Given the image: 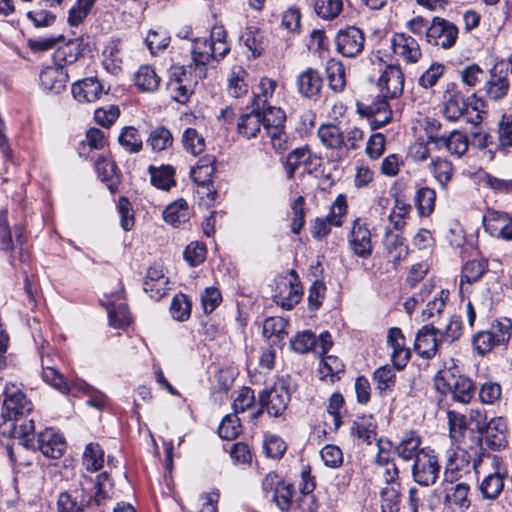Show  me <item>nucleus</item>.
Returning a JSON list of instances; mask_svg holds the SVG:
<instances>
[{
    "instance_id": "nucleus-6",
    "label": "nucleus",
    "mask_w": 512,
    "mask_h": 512,
    "mask_svg": "<svg viewBox=\"0 0 512 512\" xmlns=\"http://www.w3.org/2000/svg\"><path fill=\"white\" fill-rule=\"evenodd\" d=\"M440 464L434 451L424 448L420 455L413 461L411 474L413 480L421 486L428 487L436 483Z\"/></svg>"
},
{
    "instance_id": "nucleus-56",
    "label": "nucleus",
    "mask_w": 512,
    "mask_h": 512,
    "mask_svg": "<svg viewBox=\"0 0 512 512\" xmlns=\"http://www.w3.org/2000/svg\"><path fill=\"white\" fill-rule=\"evenodd\" d=\"M315 13L324 20H333L343 10L342 0H312Z\"/></svg>"
},
{
    "instance_id": "nucleus-12",
    "label": "nucleus",
    "mask_w": 512,
    "mask_h": 512,
    "mask_svg": "<svg viewBox=\"0 0 512 512\" xmlns=\"http://www.w3.org/2000/svg\"><path fill=\"white\" fill-rule=\"evenodd\" d=\"M364 42V33L354 26L340 30L335 37L337 51L348 58L359 55L364 48Z\"/></svg>"
},
{
    "instance_id": "nucleus-11",
    "label": "nucleus",
    "mask_w": 512,
    "mask_h": 512,
    "mask_svg": "<svg viewBox=\"0 0 512 512\" xmlns=\"http://www.w3.org/2000/svg\"><path fill=\"white\" fill-rule=\"evenodd\" d=\"M508 73L509 67L504 63H497L492 67L483 87L490 100L498 101L507 95L510 88Z\"/></svg>"
},
{
    "instance_id": "nucleus-29",
    "label": "nucleus",
    "mask_w": 512,
    "mask_h": 512,
    "mask_svg": "<svg viewBox=\"0 0 512 512\" xmlns=\"http://www.w3.org/2000/svg\"><path fill=\"white\" fill-rule=\"evenodd\" d=\"M98 177L104 182L111 193L118 190L120 184V175L117 166L113 160L101 156L95 164Z\"/></svg>"
},
{
    "instance_id": "nucleus-41",
    "label": "nucleus",
    "mask_w": 512,
    "mask_h": 512,
    "mask_svg": "<svg viewBox=\"0 0 512 512\" xmlns=\"http://www.w3.org/2000/svg\"><path fill=\"white\" fill-rule=\"evenodd\" d=\"M436 192L430 187L419 188L414 197V203L421 217L431 215L435 209Z\"/></svg>"
},
{
    "instance_id": "nucleus-7",
    "label": "nucleus",
    "mask_w": 512,
    "mask_h": 512,
    "mask_svg": "<svg viewBox=\"0 0 512 512\" xmlns=\"http://www.w3.org/2000/svg\"><path fill=\"white\" fill-rule=\"evenodd\" d=\"M261 408L252 414V418H258L266 409L270 416L278 417L284 413L290 401L288 389L282 385H274L270 389H263L258 394Z\"/></svg>"
},
{
    "instance_id": "nucleus-49",
    "label": "nucleus",
    "mask_w": 512,
    "mask_h": 512,
    "mask_svg": "<svg viewBox=\"0 0 512 512\" xmlns=\"http://www.w3.org/2000/svg\"><path fill=\"white\" fill-rule=\"evenodd\" d=\"M185 76L186 70L184 68H179L174 71L169 83V89L171 90L172 97L179 103H185L191 94V88L183 83V77Z\"/></svg>"
},
{
    "instance_id": "nucleus-54",
    "label": "nucleus",
    "mask_w": 512,
    "mask_h": 512,
    "mask_svg": "<svg viewBox=\"0 0 512 512\" xmlns=\"http://www.w3.org/2000/svg\"><path fill=\"white\" fill-rule=\"evenodd\" d=\"M72 387H76L88 396L87 405L90 407L103 410L108 404V397L103 392L84 381L73 382Z\"/></svg>"
},
{
    "instance_id": "nucleus-31",
    "label": "nucleus",
    "mask_w": 512,
    "mask_h": 512,
    "mask_svg": "<svg viewBox=\"0 0 512 512\" xmlns=\"http://www.w3.org/2000/svg\"><path fill=\"white\" fill-rule=\"evenodd\" d=\"M42 379L62 394H68L72 389L73 381H70L54 366L50 365L49 358H42Z\"/></svg>"
},
{
    "instance_id": "nucleus-3",
    "label": "nucleus",
    "mask_w": 512,
    "mask_h": 512,
    "mask_svg": "<svg viewBox=\"0 0 512 512\" xmlns=\"http://www.w3.org/2000/svg\"><path fill=\"white\" fill-rule=\"evenodd\" d=\"M437 391L450 394L453 402L467 405L474 398L476 386L472 379L459 373L456 368H445L434 378Z\"/></svg>"
},
{
    "instance_id": "nucleus-10",
    "label": "nucleus",
    "mask_w": 512,
    "mask_h": 512,
    "mask_svg": "<svg viewBox=\"0 0 512 512\" xmlns=\"http://www.w3.org/2000/svg\"><path fill=\"white\" fill-rule=\"evenodd\" d=\"M288 275L289 279L285 278L277 283V292L273 298L277 305L291 310L301 300L302 287L295 270H290Z\"/></svg>"
},
{
    "instance_id": "nucleus-9",
    "label": "nucleus",
    "mask_w": 512,
    "mask_h": 512,
    "mask_svg": "<svg viewBox=\"0 0 512 512\" xmlns=\"http://www.w3.org/2000/svg\"><path fill=\"white\" fill-rule=\"evenodd\" d=\"M291 348L299 354H307L315 351L320 355L326 354L332 346V339L329 332L325 331L319 335V338L310 330L298 332L291 339Z\"/></svg>"
},
{
    "instance_id": "nucleus-39",
    "label": "nucleus",
    "mask_w": 512,
    "mask_h": 512,
    "mask_svg": "<svg viewBox=\"0 0 512 512\" xmlns=\"http://www.w3.org/2000/svg\"><path fill=\"white\" fill-rule=\"evenodd\" d=\"M449 297V291L440 290L433 294L432 298L428 300L426 308L422 311V320L435 323L434 318L440 316L444 311L446 301Z\"/></svg>"
},
{
    "instance_id": "nucleus-28",
    "label": "nucleus",
    "mask_w": 512,
    "mask_h": 512,
    "mask_svg": "<svg viewBox=\"0 0 512 512\" xmlns=\"http://www.w3.org/2000/svg\"><path fill=\"white\" fill-rule=\"evenodd\" d=\"M40 82L45 90L58 94L66 88L68 73L58 66L47 67L40 74Z\"/></svg>"
},
{
    "instance_id": "nucleus-63",
    "label": "nucleus",
    "mask_w": 512,
    "mask_h": 512,
    "mask_svg": "<svg viewBox=\"0 0 512 512\" xmlns=\"http://www.w3.org/2000/svg\"><path fill=\"white\" fill-rule=\"evenodd\" d=\"M170 312L177 321H185L190 317L191 303L185 294L179 293L173 297Z\"/></svg>"
},
{
    "instance_id": "nucleus-53",
    "label": "nucleus",
    "mask_w": 512,
    "mask_h": 512,
    "mask_svg": "<svg viewBox=\"0 0 512 512\" xmlns=\"http://www.w3.org/2000/svg\"><path fill=\"white\" fill-rule=\"evenodd\" d=\"M373 380L381 394L392 391L396 383L394 368L389 365L377 368L373 373Z\"/></svg>"
},
{
    "instance_id": "nucleus-20",
    "label": "nucleus",
    "mask_w": 512,
    "mask_h": 512,
    "mask_svg": "<svg viewBox=\"0 0 512 512\" xmlns=\"http://www.w3.org/2000/svg\"><path fill=\"white\" fill-rule=\"evenodd\" d=\"M169 279L165 276L163 268L160 265H154L148 268L143 281V289L155 300L161 299L169 290Z\"/></svg>"
},
{
    "instance_id": "nucleus-5",
    "label": "nucleus",
    "mask_w": 512,
    "mask_h": 512,
    "mask_svg": "<svg viewBox=\"0 0 512 512\" xmlns=\"http://www.w3.org/2000/svg\"><path fill=\"white\" fill-rule=\"evenodd\" d=\"M264 133L269 137L273 148L277 152L287 149L288 137L284 131L286 115L281 108L267 105L261 109Z\"/></svg>"
},
{
    "instance_id": "nucleus-58",
    "label": "nucleus",
    "mask_w": 512,
    "mask_h": 512,
    "mask_svg": "<svg viewBox=\"0 0 512 512\" xmlns=\"http://www.w3.org/2000/svg\"><path fill=\"white\" fill-rule=\"evenodd\" d=\"M276 82L270 78L263 77L258 84L259 92L254 93L252 107L264 109L268 105V99L275 92Z\"/></svg>"
},
{
    "instance_id": "nucleus-45",
    "label": "nucleus",
    "mask_w": 512,
    "mask_h": 512,
    "mask_svg": "<svg viewBox=\"0 0 512 512\" xmlns=\"http://www.w3.org/2000/svg\"><path fill=\"white\" fill-rule=\"evenodd\" d=\"M149 173L151 176V183L156 188L167 191L172 186L175 185V180H174L175 170L170 165H163L160 168L150 166Z\"/></svg>"
},
{
    "instance_id": "nucleus-48",
    "label": "nucleus",
    "mask_w": 512,
    "mask_h": 512,
    "mask_svg": "<svg viewBox=\"0 0 512 512\" xmlns=\"http://www.w3.org/2000/svg\"><path fill=\"white\" fill-rule=\"evenodd\" d=\"M469 491V484L465 482L457 483L447 490L446 500L459 510L464 511L470 506V500L468 498Z\"/></svg>"
},
{
    "instance_id": "nucleus-1",
    "label": "nucleus",
    "mask_w": 512,
    "mask_h": 512,
    "mask_svg": "<svg viewBox=\"0 0 512 512\" xmlns=\"http://www.w3.org/2000/svg\"><path fill=\"white\" fill-rule=\"evenodd\" d=\"M34 429L33 420L14 425V437L20 439L25 448L38 450L47 458L58 459L64 454L66 442L60 433L53 428H46L35 435Z\"/></svg>"
},
{
    "instance_id": "nucleus-43",
    "label": "nucleus",
    "mask_w": 512,
    "mask_h": 512,
    "mask_svg": "<svg viewBox=\"0 0 512 512\" xmlns=\"http://www.w3.org/2000/svg\"><path fill=\"white\" fill-rule=\"evenodd\" d=\"M429 168L440 187L446 189L454 172L452 163L447 159L437 157L432 159Z\"/></svg>"
},
{
    "instance_id": "nucleus-37",
    "label": "nucleus",
    "mask_w": 512,
    "mask_h": 512,
    "mask_svg": "<svg viewBox=\"0 0 512 512\" xmlns=\"http://www.w3.org/2000/svg\"><path fill=\"white\" fill-rule=\"evenodd\" d=\"M189 218L188 204L184 199H178L168 205L163 211V219L166 223L175 227L185 223Z\"/></svg>"
},
{
    "instance_id": "nucleus-27",
    "label": "nucleus",
    "mask_w": 512,
    "mask_h": 512,
    "mask_svg": "<svg viewBox=\"0 0 512 512\" xmlns=\"http://www.w3.org/2000/svg\"><path fill=\"white\" fill-rule=\"evenodd\" d=\"M103 91V86L96 77L85 78L72 85L73 97L79 102H95Z\"/></svg>"
},
{
    "instance_id": "nucleus-18",
    "label": "nucleus",
    "mask_w": 512,
    "mask_h": 512,
    "mask_svg": "<svg viewBox=\"0 0 512 512\" xmlns=\"http://www.w3.org/2000/svg\"><path fill=\"white\" fill-rule=\"evenodd\" d=\"M346 213V204L337 199L332 206V211L325 218H316L311 228V234L315 239H322L330 233L331 226L339 227L342 224V216Z\"/></svg>"
},
{
    "instance_id": "nucleus-22",
    "label": "nucleus",
    "mask_w": 512,
    "mask_h": 512,
    "mask_svg": "<svg viewBox=\"0 0 512 512\" xmlns=\"http://www.w3.org/2000/svg\"><path fill=\"white\" fill-rule=\"evenodd\" d=\"M387 343L392 349V362L396 369L401 370L409 361L410 351L405 345V338L400 328L392 327L388 330Z\"/></svg>"
},
{
    "instance_id": "nucleus-21",
    "label": "nucleus",
    "mask_w": 512,
    "mask_h": 512,
    "mask_svg": "<svg viewBox=\"0 0 512 512\" xmlns=\"http://www.w3.org/2000/svg\"><path fill=\"white\" fill-rule=\"evenodd\" d=\"M209 48L210 42L208 39H194L191 49L192 64L189 68H194L196 79H204L207 76V65L211 61V51Z\"/></svg>"
},
{
    "instance_id": "nucleus-44",
    "label": "nucleus",
    "mask_w": 512,
    "mask_h": 512,
    "mask_svg": "<svg viewBox=\"0 0 512 512\" xmlns=\"http://www.w3.org/2000/svg\"><path fill=\"white\" fill-rule=\"evenodd\" d=\"M326 72L329 87L335 93L342 92L346 85L344 65L338 60L331 59L327 62Z\"/></svg>"
},
{
    "instance_id": "nucleus-25",
    "label": "nucleus",
    "mask_w": 512,
    "mask_h": 512,
    "mask_svg": "<svg viewBox=\"0 0 512 512\" xmlns=\"http://www.w3.org/2000/svg\"><path fill=\"white\" fill-rule=\"evenodd\" d=\"M479 432L492 450H500L506 445V422L501 417L491 419Z\"/></svg>"
},
{
    "instance_id": "nucleus-52",
    "label": "nucleus",
    "mask_w": 512,
    "mask_h": 512,
    "mask_svg": "<svg viewBox=\"0 0 512 512\" xmlns=\"http://www.w3.org/2000/svg\"><path fill=\"white\" fill-rule=\"evenodd\" d=\"M312 153L306 148H297L290 152L286 160L287 177L291 179L300 166H308L312 163Z\"/></svg>"
},
{
    "instance_id": "nucleus-61",
    "label": "nucleus",
    "mask_w": 512,
    "mask_h": 512,
    "mask_svg": "<svg viewBox=\"0 0 512 512\" xmlns=\"http://www.w3.org/2000/svg\"><path fill=\"white\" fill-rule=\"evenodd\" d=\"M489 330L499 345L507 344L512 337V320L506 317L496 319Z\"/></svg>"
},
{
    "instance_id": "nucleus-16",
    "label": "nucleus",
    "mask_w": 512,
    "mask_h": 512,
    "mask_svg": "<svg viewBox=\"0 0 512 512\" xmlns=\"http://www.w3.org/2000/svg\"><path fill=\"white\" fill-rule=\"evenodd\" d=\"M391 46L394 54L406 63H417L422 57L419 43L406 33H394L391 38Z\"/></svg>"
},
{
    "instance_id": "nucleus-26",
    "label": "nucleus",
    "mask_w": 512,
    "mask_h": 512,
    "mask_svg": "<svg viewBox=\"0 0 512 512\" xmlns=\"http://www.w3.org/2000/svg\"><path fill=\"white\" fill-rule=\"evenodd\" d=\"M421 437L414 431L405 432L399 442L395 445L394 451L404 461L415 460L424 448H421Z\"/></svg>"
},
{
    "instance_id": "nucleus-8",
    "label": "nucleus",
    "mask_w": 512,
    "mask_h": 512,
    "mask_svg": "<svg viewBox=\"0 0 512 512\" xmlns=\"http://www.w3.org/2000/svg\"><path fill=\"white\" fill-rule=\"evenodd\" d=\"M429 28L426 38L429 45L445 50L455 46L459 30L453 22L441 17H433Z\"/></svg>"
},
{
    "instance_id": "nucleus-55",
    "label": "nucleus",
    "mask_w": 512,
    "mask_h": 512,
    "mask_svg": "<svg viewBox=\"0 0 512 512\" xmlns=\"http://www.w3.org/2000/svg\"><path fill=\"white\" fill-rule=\"evenodd\" d=\"M181 142L184 150L194 156L201 154L206 147L204 137L191 127L183 131Z\"/></svg>"
},
{
    "instance_id": "nucleus-47",
    "label": "nucleus",
    "mask_w": 512,
    "mask_h": 512,
    "mask_svg": "<svg viewBox=\"0 0 512 512\" xmlns=\"http://www.w3.org/2000/svg\"><path fill=\"white\" fill-rule=\"evenodd\" d=\"M135 84L144 92H154L159 87L160 78L151 66L143 65L135 75Z\"/></svg>"
},
{
    "instance_id": "nucleus-51",
    "label": "nucleus",
    "mask_w": 512,
    "mask_h": 512,
    "mask_svg": "<svg viewBox=\"0 0 512 512\" xmlns=\"http://www.w3.org/2000/svg\"><path fill=\"white\" fill-rule=\"evenodd\" d=\"M320 141L328 148H341L344 143V135L340 128L333 124L321 125L318 129Z\"/></svg>"
},
{
    "instance_id": "nucleus-32",
    "label": "nucleus",
    "mask_w": 512,
    "mask_h": 512,
    "mask_svg": "<svg viewBox=\"0 0 512 512\" xmlns=\"http://www.w3.org/2000/svg\"><path fill=\"white\" fill-rule=\"evenodd\" d=\"M323 78L319 71L313 68H307L297 77L298 91L305 97H312L321 91Z\"/></svg>"
},
{
    "instance_id": "nucleus-34",
    "label": "nucleus",
    "mask_w": 512,
    "mask_h": 512,
    "mask_svg": "<svg viewBox=\"0 0 512 512\" xmlns=\"http://www.w3.org/2000/svg\"><path fill=\"white\" fill-rule=\"evenodd\" d=\"M505 474L495 471L486 475L479 483V491L485 500H496L504 490Z\"/></svg>"
},
{
    "instance_id": "nucleus-35",
    "label": "nucleus",
    "mask_w": 512,
    "mask_h": 512,
    "mask_svg": "<svg viewBox=\"0 0 512 512\" xmlns=\"http://www.w3.org/2000/svg\"><path fill=\"white\" fill-rule=\"evenodd\" d=\"M247 78L248 73L242 66H233L227 78L228 93L235 98L246 95L249 89Z\"/></svg>"
},
{
    "instance_id": "nucleus-17",
    "label": "nucleus",
    "mask_w": 512,
    "mask_h": 512,
    "mask_svg": "<svg viewBox=\"0 0 512 512\" xmlns=\"http://www.w3.org/2000/svg\"><path fill=\"white\" fill-rule=\"evenodd\" d=\"M475 467L471 463L469 454L464 451H447V463L445 466V481L453 483L462 477L463 474L470 473V469Z\"/></svg>"
},
{
    "instance_id": "nucleus-19",
    "label": "nucleus",
    "mask_w": 512,
    "mask_h": 512,
    "mask_svg": "<svg viewBox=\"0 0 512 512\" xmlns=\"http://www.w3.org/2000/svg\"><path fill=\"white\" fill-rule=\"evenodd\" d=\"M215 157L205 156L198 160L197 165L191 170V178L198 186L207 188V197L210 201H214L217 192L211 190L209 185L212 183V177L215 172Z\"/></svg>"
},
{
    "instance_id": "nucleus-64",
    "label": "nucleus",
    "mask_w": 512,
    "mask_h": 512,
    "mask_svg": "<svg viewBox=\"0 0 512 512\" xmlns=\"http://www.w3.org/2000/svg\"><path fill=\"white\" fill-rule=\"evenodd\" d=\"M89 501H78L77 496L70 492H62L57 500L58 512H83Z\"/></svg>"
},
{
    "instance_id": "nucleus-62",
    "label": "nucleus",
    "mask_w": 512,
    "mask_h": 512,
    "mask_svg": "<svg viewBox=\"0 0 512 512\" xmlns=\"http://www.w3.org/2000/svg\"><path fill=\"white\" fill-rule=\"evenodd\" d=\"M443 342H453L462 335V320L458 315H451L443 328L437 327Z\"/></svg>"
},
{
    "instance_id": "nucleus-59",
    "label": "nucleus",
    "mask_w": 512,
    "mask_h": 512,
    "mask_svg": "<svg viewBox=\"0 0 512 512\" xmlns=\"http://www.w3.org/2000/svg\"><path fill=\"white\" fill-rule=\"evenodd\" d=\"M382 512H399L400 485L387 486L381 491Z\"/></svg>"
},
{
    "instance_id": "nucleus-36",
    "label": "nucleus",
    "mask_w": 512,
    "mask_h": 512,
    "mask_svg": "<svg viewBox=\"0 0 512 512\" xmlns=\"http://www.w3.org/2000/svg\"><path fill=\"white\" fill-rule=\"evenodd\" d=\"M384 245L394 265L399 264L408 255V246L404 243V238L399 234L387 230Z\"/></svg>"
},
{
    "instance_id": "nucleus-30",
    "label": "nucleus",
    "mask_w": 512,
    "mask_h": 512,
    "mask_svg": "<svg viewBox=\"0 0 512 512\" xmlns=\"http://www.w3.org/2000/svg\"><path fill=\"white\" fill-rule=\"evenodd\" d=\"M428 139L437 145L445 146L452 155H456L457 157L464 155L469 146L467 136L457 130L451 132L447 137L429 135Z\"/></svg>"
},
{
    "instance_id": "nucleus-60",
    "label": "nucleus",
    "mask_w": 512,
    "mask_h": 512,
    "mask_svg": "<svg viewBox=\"0 0 512 512\" xmlns=\"http://www.w3.org/2000/svg\"><path fill=\"white\" fill-rule=\"evenodd\" d=\"M108 317L110 325L118 329L127 327L131 322V315L125 303L112 305L108 309Z\"/></svg>"
},
{
    "instance_id": "nucleus-2",
    "label": "nucleus",
    "mask_w": 512,
    "mask_h": 512,
    "mask_svg": "<svg viewBox=\"0 0 512 512\" xmlns=\"http://www.w3.org/2000/svg\"><path fill=\"white\" fill-rule=\"evenodd\" d=\"M442 114L446 120L456 122L469 113L471 107L476 112L474 117L467 118V121L477 125L482 121L480 107H483V101L476 99V94L465 96L455 82H447L442 92Z\"/></svg>"
},
{
    "instance_id": "nucleus-23",
    "label": "nucleus",
    "mask_w": 512,
    "mask_h": 512,
    "mask_svg": "<svg viewBox=\"0 0 512 512\" xmlns=\"http://www.w3.org/2000/svg\"><path fill=\"white\" fill-rule=\"evenodd\" d=\"M264 130L261 109L252 107L248 113H243L237 120V132L245 139L257 137Z\"/></svg>"
},
{
    "instance_id": "nucleus-13",
    "label": "nucleus",
    "mask_w": 512,
    "mask_h": 512,
    "mask_svg": "<svg viewBox=\"0 0 512 512\" xmlns=\"http://www.w3.org/2000/svg\"><path fill=\"white\" fill-rule=\"evenodd\" d=\"M378 87L385 98H397L404 89V74L398 65H388L378 79Z\"/></svg>"
},
{
    "instance_id": "nucleus-15",
    "label": "nucleus",
    "mask_w": 512,
    "mask_h": 512,
    "mask_svg": "<svg viewBox=\"0 0 512 512\" xmlns=\"http://www.w3.org/2000/svg\"><path fill=\"white\" fill-rule=\"evenodd\" d=\"M443 343L437 327L432 324L424 325L416 334L415 350L423 358H432Z\"/></svg>"
},
{
    "instance_id": "nucleus-40",
    "label": "nucleus",
    "mask_w": 512,
    "mask_h": 512,
    "mask_svg": "<svg viewBox=\"0 0 512 512\" xmlns=\"http://www.w3.org/2000/svg\"><path fill=\"white\" fill-rule=\"evenodd\" d=\"M174 142L171 131L165 126H157L154 128L148 138L147 145L152 149L153 152H162L169 149Z\"/></svg>"
},
{
    "instance_id": "nucleus-14",
    "label": "nucleus",
    "mask_w": 512,
    "mask_h": 512,
    "mask_svg": "<svg viewBox=\"0 0 512 512\" xmlns=\"http://www.w3.org/2000/svg\"><path fill=\"white\" fill-rule=\"evenodd\" d=\"M483 224L491 236L507 241L512 240V219L507 213L488 210L483 217Z\"/></svg>"
},
{
    "instance_id": "nucleus-4",
    "label": "nucleus",
    "mask_w": 512,
    "mask_h": 512,
    "mask_svg": "<svg viewBox=\"0 0 512 512\" xmlns=\"http://www.w3.org/2000/svg\"><path fill=\"white\" fill-rule=\"evenodd\" d=\"M3 395L2 424L8 425L9 432L14 437L13 426L28 421L25 417L31 413L33 405L16 383L7 382L4 386Z\"/></svg>"
},
{
    "instance_id": "nucleus-57",
    "label": "nucleus",
    "mask_w": 512,
    "mask_h": 512,
    "mask_svg": "<svg viewBox=\"0 0 512 512\" xmlns=\"http://www.w3.org/2000/svg\"><path fill=\"white\" fill-rule=\"evenodd\" d=\"M120 145L129 153H138L141 151L143 142L136 128L132 126L124 127L118 137Z\"/></svg>"
},
{
    "instance_id": "nucleus-33",
    "label": "nucleus",
    "mask_w": 512,
    "mask_h": 512,
    "mask_svg": "<svg viewBox=\"0 0 512 512\" xmlns=\"http://www.w3.org/2000/svg\"><path fill=\"white\" fill-rule=\"evenodd\" d=\"M81 46L82 40L76 38L58 47L53 53L54 65L64 69L65 66L75 63L82 52Z\"/></svg>"
},
{
    "instance_id": "nucleus-42",
    "label": "nucleus",
    "mask_w": 512,
    "mask_h": 512,
    "mask_svg": "<svg viewBox=\"0 0 512 512\" xmlns=\"http://www.w3.org/2000/svg\"><path fill=\"white\" fill-rule=\"evenodd\" d=\"M488 270V263L485 259H474L464 264L462 268L460 286L463 288L464 283L471 284L478 281Z\"/></svg>"
},
{
    "instance_id": "nucleus-50",
    "label": "nucleus",
    "mask_w": 512,
    "mask_h": 512,
    "mask_svg": "<svg viewBox=\"0 0 512 512\" xmlns=\"http://www.w3.org/2000/svg\"><path fill=\"white\" fill-rule=\"evenodd\" d=\"M343 372L344 364L338 357L329 355L321 360L319 374L322 380L333 383L335 379H339V375Z\"/></svg>"
},
{
    "instance_id": "nucleus-38",
    "label": "nucleus",
    "mask_w": 512,
    "mask_h": 512,
    "mask_svg": "<svg viewBox=\"0 0 512 512\" xmlns=\"http://www.w3.org/2000/svg\"><path fill=\"white\" fill-rule=\"evenodd\" d=\"M377 425L372 416L355 420L351 426V435L366 444H371L376 437Z\"/></svg>"
},
{
    "instance_id": "nucleus-24",
    "label": "nucleus",
    "mask_w": 512,
    "mask_h": 512,
    "mask_svg": "<svg viewBox=\"0 0 512 512\" xmlns=\"http://www.w3.org/2000/svg\"><path fill=\"white\" fill-rule=\"evenodd\" d=\"M350 246L353 252L362 258H367L372 253L371 233L365 224L355 221L350 236Z\"/></svg>"
},
{
    "instance_id": "nucleus-46",
    "label": "nucleus",
    "mask_w": 512,
    "mask_h": 512,
    "mask_svg": "<svg viewBox=\"0 0 512 512\" xmlns=\"http://www.w3.org/2000/svg\"><path fill=\"white\" fill-rule=\"evenodd\" d=\"M82 463L89 472H96L103 467L104 451L98 443H89L86 445L83 452Z\"/></svg>"
}]
</instances>
